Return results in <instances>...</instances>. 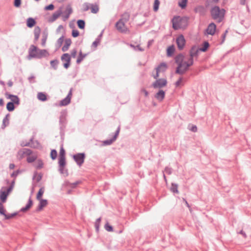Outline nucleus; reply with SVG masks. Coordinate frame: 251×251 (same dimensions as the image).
Segmentation results:
<instances>
[{
  "instance_id": "1",
  "label": "nucleus",
  "mask_w": 251,
  "mask_h": 251,
  "mask_svg": "<svg viewBox=\"0 0 251 251\" xmlns=\"http://www.w3.org/2000/svg\"><path fill=\"white\" fill-rule=\"evenodd\" d=\"M58 160V171L61 174H65L66 176H68V170L65 168L67 164L66 160V151L63 148V144L60 147Z\"/></svg>"
},
{
  "instance_id": "2",
  "label": "nucleus",
  "mask_w": 251,
  "mask_h": 251,
  "mask_svg": "<svg viewBox=\"0 0 251 251\" xmlns=\"http://www.w3.org/2000/svg\"><path fill=\"white\" fill-rule=\"evenodd\" d=\"M67 111L66 110H62L60 112L59 120V134L61 139L64 138L66 128L68 124L67 119Z\"/></svg>"
},
{
  "instance_id": "3",
  "label": "nucleus",
  "mask_w": 251,
  "mask_h": 251,
  "mask_svg": "<svg viewBox=\"0 0 251 251\" xmlns=\"http://www.w3.org/2000/svg\"><path fill=\"white\" fill-rule=\"evenodd\" d=\"M184 58V55L181 53L178 54L175 56V61L177 65L175 70L176 74H178L179 73H181V68L183 67Z\"/></svg>"
},
{
  "instance_id": "4",
  "label": "nucleus",
  "mask_w": 251,
  "mask_h": 251,
  "mask_svg": "<svg viewBox=\"0 0 251 251\" xmlns=\"http://www.w3.org/2000/svg\"><path fill=\"white\" fill-rule=\"evenodd\" d=\"M60 59L63 67L67 70L71 65V56L68 53H64L61 56Z\"/></svg>"
},
{
  "instance_id": "5",
  "label": "nucleus",
  "mask_w": 251,
  "mask_h": 251,
  "mask_svg": "<svg viewBox=\"0 0 251 251\" xmlns=\"http://www.w3.org/2000/svg\"><path fill=\"white\" fill-rule=\"evenodd\" d=\"M72 157L76 164L80 167L84 162L86 154L84 152L77 153L74 154Z\"/></svg>"
},
{
  "instance_id": "6",
  "label": "nucleus",
  "mask_w": 251,
  "mask_h": 251,
  "mask_svg": "<svg viewBox=\"0 0 251 251\" xmlns=\"http://www.w3.org/2000/svg\"><path fill=\"white\" fill-rule=\"evenodd\" d=\"M120 126H119L117 127L116 130L114 132V134L112 136V137L109 139H106L102 141V145L103 146H109L111 145L114 142H115L117 137L119 136L120 131Z\"/></svg>"
},
{
  "instance_id": "7",
  "label": "nucleus",
  "mask_w": 251,
  "mask_h": 251,
  "mask_svg": "<svg viewBox=\"0 0 251 251\" xmlns=\"http://www.w3.org/2000/svg\"><path fill=\"white\" fill-rule=\"evenodd\" d=\"M167 85V80L166 78H158L154 81L152 84L151 86L154 89H161L162 88L166 86Z\"/></svg>"
},
{
  "instance_id": "8",
  "label": "nucleus",
  "mask_w": 251,
  "mask_h": 251,
  "mask_svg": "<svg viewBox=\"0 0 251 251\" xmlns=\"http://www.w3.org/2000/svg\"><path fill=\"white\" fill-rule=\"evenodd\" d=\"M11 192V191L6 187H2L0 190V202L5 203Z\"/></svg>"
},
{
  "instance_id": "9",
  "label": "nucleus",
  "mask_w": 251,
  "mask_h": 251,
  "mask_svg": "<svg viewBox=\"0 0 251 251\" xmlns=\"http://www.w3.org/2000/svg\"><path fill=\"white\" fill-rule=\"evenodd\" d=\"M193 64L194 59L190 57L188 61H184L183 67L181 68V73H179L178 75H183L184 74L189 70V67L192 66Z\"/></svg>"
},
{
  "instance_id": "10",
  "label": "nucleus",
  "mask_w": 251,
  "mask_h": 251,
  "mask_svg": "<svg viewBox=\"0 0 251 251\" xmlns=\"http://www.w3.org/2000/svg\"><path fill=\"white\" fill-rule=\"evenodd\" d=\"M176 44L178 49L181 50L184 49L186 44V40L182 34H180L176 39Z\"/></svg>"
},
{
  "instance_id": "11",
  "label": "nucleus",
  "mask_w": 251,
  "mask_h": 251,
  "mask_svg": "<svg viewBox=\"0 0 251 251\" xmlns=\"http://www.w3.org/2000/svg\"><path fill=\"white\" fill-rule=\"evenodd\" d=\"M211 17L213 19H217V22L220 23V7L215 6L210 11Z\"/></svg>"
},
{
  "instance_id": "12",
  "label": "nucleus",
  "mask_w": 251,
  "mask_h": 251,
  "mask_svg": "<svg viewBox=\"0 0 251 251\" xmlns=\"http://www.w3.org/2000/svg\"><path fill=\"white\" fill-rule=\"evenodd\" d=\"M38 47L34 45H31L28 49V54L27 58L29 60L32 58H36L34 55H37Z\"/></svg>"
},
{
  "instance_id": "13",
  "label": "nucleus",
  "mask_w": 251,
  "mask_h": 251,
  "mask_svg": "<svg viewBox=\"0 0 251 251\" xmlns=\"http://www.w3.org/2000/svg\"><path fill=\"white\" fill-rule=\"evenodd\" d=\"M216 30V25L213 22L209 24L205 29L204 34L205 35H213L215 34Z\"/></svg>"
},
{
  "instance_id": "14",
  "label": "nucleus",
  "mask_w": 251,
  "mask_h": 251,
  "mask_svg": "<svg viewBox=\"0 0 251 251\" xmlns=\"http://www.w3.org/2000/svg\"><path fill=\"white\" fill-rule=\"evenodd\" d=\"M125 26V23L122 22V20H119L115 24V27L116 29L120 31L121 33H126L127 30L126 27H124Z\"/></svg>"
},
{
  "instance_id": "15",
  "label": "nucleus",
  "mask_w": 251,
  "mask_h": 251,
  "mask_svg": "<svg viewBox=\"0 0 251 251\" xmlns=\"http://www.w3.org/2000/svg\"><path fill=\"white\" fill-rule=\"evenodd\" d=\"M50 54L47 50L40 49L38 48L37 55H34L37 59H41L44 57H46L49 56Z\"/></svg>"
},
{
  "instance_id": "16",
  "label": "nucleus",
  "mask_w": 251,
  "mask_h": 251,
  "mask_svg": "<svg viewBox=\"0 0 251 251\" xmlns=\"http://www.w3.org/2000/svg\"><path fill=\"white\" fill-rule=\"evenodd\" d=\"M180 19V17L179 16H176L173 17L172 19V22L173 23V28L174 30H178V29L181 28V26L179 25V19Z\"/></svg>"
},
{
  "instance_id": "17",
  "label": "nucleus",
  "mask_w": 251,
  "mask_h": 251,
  "mask_svg": "<svg viewBox=\"0 0 251 251\" xmlns=\"http://www.w3.org/2000/svg\"><path fill=\"white\" fill-rule=\"evenodd\" d=\"M33 202L31 199V196H30L28 199V200L25 206L21 208V209L20 210V212L25 213L28 211L31 208V207L33 205Z\"/></svg>"
},
{
  "instance_id": "18",
  "label": "nucleus",
  "mask_w": 251,
  "mask_h": 251,
  "mask_svg": "<svg viewBox=\"0 0 251 251\" xmlns=\"http://www.w3.org/2000/svg\"><path fill=\"white\" fill-rule=\"evenodd\" d=\"M62 14L61 8H60L58 10L56 11L51 17H50L48 20V21L50 23L53 22L55 21L60 15Z\"/></svg>"
},
{
  "instance_id": "19",
  "label": "nucleus",
  "mask_w": 251,
  "mask_h": 251,
  "mask_svg": "<svg viewBox=\"0 0 251 251\" xmlns=\"http://www.w3.org/2000/svg\"><path fill=\"white\" fill-rule=\"evenodd\" d=\"M39 201V203L35 210V211L36 212H38L42 210L44 207L46 206L48 204V201L47 200L41 199Z\"/></svg>"
},
{
  "instance_id": "20",
  "label": "nucleus",
  "mask_w": 251,
  "mask_h": 251,
  "mask_svg": "<svg viewBox=\"0 0 251 251\" xmlns=\"http://www.w3.org/2000/svg\"><path fill=\"white\" fill-rule=\"evenodd\" d=\"M154 97L159 101H162L165 97V92L162 89H159L155 94Z\"/></svg>"
},
{
  "instance_id": "21",
  "label": "nucleus",
  "mask_w": 251,
  "mask_h": 251,
  "mask_svg": "<svg viewBox=\"0 0 251 251\" xmlns=\"http://www.w3.org/2000/svg\"><path fill=\"white\" fill-rule=\"evenodd\" d=\"M199 51V48H197L196 46H192L190 50V57L193 59L194 57L198 56Z\"/></svg>"
},
{
  "instance_id": "22",
  "label": "nucleus",
  "mask_w": 251,
  "mask_h": 251,
  "mask_svg": "<svg viewBox=\"0 0 251 251\" xmlns=\"http://www.w3.org/2000/svg\"><path fill=\"white\" fill-rule=\"evenodd\" d=\"M41 33V28L39 26H36L35 27L34 29V43H36V42L38 40L40 34Z\"/></svg>"
},
{
  "instance_id": "23",
  "label": "nucleus",
  "mask_w": 251,
  "mask_h": 251,
  "mask_svg": "<svg viewBox=\"0 0 251 251\" xmlns=\"http://www.w3.org/2000/svg\"><path fill=\"white\" fill-rule=\"evenodd\" d=\"M26 26L29 28H32L36 24V21L35 19L29 17L26 21Z\"/></svg>"
},
{
  "instance_id": "24",
  "label": "nucleus",
  "mask_w": 251,
  "mask_h": 251,
  "mask_svg": "<svg viewBox=\"0 0 251 251\" xmlns=\"http://www.w3.org/2000/svg\"><path fill=\"white\" fill-rule=\"evenodd\" d=\"M176 49L174 45L169 46L166 50V54L168 57H171L174 54Z\"/></svg>"
},
{
  "instance_id": "25",
  "label": "nucleus",
  "mask_w": 251,
  "mask_h": 251,
  "mask_svg": "<svg viewBox=\"0 0 251 251\" xmlns=\"http://www.w3.org/2000/svg\"><path fill=\"white\" fill-rule=\"evenodd\" d=\"M72 44V41L70 38L66 39L65 44L62 48V50L64 52L67 51Z\"/></svg>"
},
{
  "instance_id": "26",
  "label": "nucleus",
  "mask_w": 251,
  "mask_h": 251,
  "mask_svg": "<svg viewBox=\"0 0 251 251\" xmlns=\"http://www.w3.org/2000/svg\"><path fill=\"white\" fill-rule=\"evenodd\" d=\"M188 18L187 17H180L179 19L180 25L181 28H185L188 25Z\"/></svg>"
},
{
  "instance_id": "27",
  "label": "nucleus",
  "mask_w": 251,
  "mask_h": 251,
  "mask_svg": "<svg viewBox=\"0 0 251 251\" xmlns=\"http://www.w3.org/2000/svg\"><path fill=\"white\" fill-rule=\"evenodd\" d=\"M10 116V114L7 113L5 117L3 119L2 124L1 126L2 129H4L7 126H8L9 124V117Z\"/></svg>"
},
{
  "instance_id": "28",
  "label": "nucleus",
  "mask_w": 251,
  "mask_h": 251,
  "mask_svg": "<svg viewBox=\"0 0 251 251\" xmlns=\"http://www.w3.org/2000/svg\"><path fill=\"white\" fill-rule=\"evenodd\" d=\"M29 143V147L34 149H37L40 146V143L38 140H35V143L36 145H34V137L32 136L28 142Z\"/></svg>"
},
{
  "instance_id": "29",
  "label": "nucleus",
  "mask_w": 251,
  "mask_h": 251,
  "mask_svg": "<svg viewBox=\"0 0 251 251\" xmlns=\"http://www.w3.org/2000/svg\"><path fill=\"white\" fill-rule=\"evenodd\" d=\"M38 99L41 101H46L48 100V95L44 92H39L37 94Z\"/></svg>"
},
{
  "instance_id": "30",
  "label": "nucleus",
  "mask_w": 251,
  "mask_h": 251,
  "mask_svg": "<svg viewBox=\"0 0 251 251\" xmlns=\"http://www.w3.org/2000/svg\"><path fill=\"white\" fill-rule=\"evenodd\" d=\"M87 54L88 53L83 54L81 50H80L79 52L76 61V64H80L83 61L84 58L87 55Z\"/></svg>"
},
{
  "instance_id": "31",
  "label": "nucleus",
  "mask_w": 251,
  "mask_h": 251,
  "mask_svg": "<svg viewBox=\"0 0 251 251\" xmlns=\"http://www.w3.org/2000/svg\"><path fill=\"white\" fill-rule=\"evenodd\" d=\"M209 44L208 41H205L202 44V47L199 48L201 51L205 52L209 47Z\"/></svg>"
},
{
  "instance_id": "32",
  "label": "nucleus",
  "mask_w": 251,
  "mask_h": 251,
  "mask_svg": "<svg viewBox=\"0 0 251 251\" xmlns=\"http://www.w3.org/2000/svg\"><path fill=\"white\" fill-rule=\"evenodd\" d=\"M160 72L164 73L166 72L168 68V65L165 62L160 63L157 67H159Z\"/></svg>"
},
{
  "instance_id": "33",
  "label": "nucleus",
  "mask_w": 251,
  "mask_h": 251,
  "mask_svg": "<svg viewBox=\"0 0 251 251\" xmlns=\"http://www.w3.org/2000/svg\"><path fill=\"white\" fill-rule=\"evenodd\" d=\"M59 63V61L57 59H55L50 61V66L54 70H56L57 69Z\"/></svg>"
},
{
  "instance_id": "34",
  "label": "nucleus",
  "mask_w": 251,
  "mask_h": 251,
  "mask_svg": "<svg viewBox=\"0 0 251 251\" xmlns=\"http://www.w3.org/2000/svg\"><path fill=\"white\" fill-rule=\"evenodd\" d=\"M71 100L65 97L60 101L59 105L61 106H66L71 103Z\"/></svg>"
},
{
  "instance_id": "35",
  "label": "nucleus",
  "mask_w": 251,
  "mask_h": 251,
  "mask_svg": "<svg viewBox=\"0 0 251 251\" xmlns=\"http://www.w3.org/2000/svg\"><path fill=\"white\" fill-rule=\"evenodd\" d=\"M170 191L174 194H178V185L175 183H172Z\"/></svg>"
},
{
  "instance_id": "36",
  "label": "nucleus",
  "mask_w": 251,
  "mask_h": 251,
  "mask_svg": "<svg viewBox=\"0 0 251 251\" xmlns=\"http://www.w3.org/2000/svg\"><path fill=\"white\" fill-rule=\"evenodd\" d=\"M44 191L45 188L44 187H42L41 188H40L36 195V199L37 200L43 199L42 197L44 194Z\"/></svg>"
},
{
  "instance_id": "37",
  "label": "nucleus",
  "mask_w": 251,
  "mask_h": 251,
  "mask_svg": "<svg viewBox=\"0 0 251 251\" xmlns=\"http://www.w3.org/2000/svg\"><path fill=\"white\" fill-rule=\"evenodd\" d=\"M15 104L13 103V102H11L10 101L8 102L6 104V109L9 112H12L13 111L16 107L15 106Z\"/></svg>"
},
{
  "instance_id": "38",
  "label": "nucleus",
  "mask_w": 251,
  "mask_h": 251,
  "mask_svg": "<svg viewBox=\"0 0 251 251\" xmlns=\"http://www.w3.org/2000/svg\"><path fill=\"white\" fill-rule=\"evenodd\" d=\"M78 27L81 29H84L85 27V22L84 20L79 19L76 22Z\"/></svg>"
},
{
  "instance_id": "39",
  "label": "nucleus",
  "mask_w": 251,
  "mask_h": 251,
  "mask_svg": "<svg viewBox=\"0 0 251 251\" xmlns=\"http://www.w3.org/2000/svg\"><path fill=\"white\" fill-rule=\"evenodd\" d=\"M129 14L127 12H125L122 15L121 18L120 20H122V22L126 23L129 20Z\"/></svg>"
},
{
  "instance_id": "40",
  "label": "nucleus",
  "mask_w": 251,
  "mask_h": 251,
  "mask_svg": "<svg viewBox=\"0 0 251 251\" xmlns=\"http://www.w3.org/2000/svg\"><path fill=\"white\" fill-rule=\"evenodd\" d=\"M10 102H13V103L16 105H19L20 103V100L18 96L14 95V97L11 99Z\"/></svg>"
},
{
  "instance_id": "41",
  "label": "nucleus",
  "mask_w": 251,
  "mask_h": 251,
  "mask_svg": "<svg viewBox=\"0 0 251 251\" xmlns=\"http://www.w3.org/2000/svg\"><path fill=\"white\" fill-rule=\"evenodd\" d=\"M37 175V176L36 177V180L37 182H39V181H40L41 180V179L42 178L43 174L40 173L39 174H38L37 172L36 171H35L34 173L33 179H34L35 178V177Z\"/></svg>"
},
{
  "instance_id": "42",
  "label": "nucleus",
  "mask_w": 251,
  "mask_h": 251,
  "mask_svg": "<svg viewBox=\"0 0 251 251\" xmlns=\"http://www.w3.org/2000/svg\"><path fill=\"white\" fill-rule=\"evenodd\" d=\"M188 0H181L178 2V6L182 9H185L187 4Z\"/></svg>"
},
{
  "instance_id": "43",
  "label": "nucleus",
  "mask_w": 251,
  "mask_h": 251,
  "mask_svg": "<svg viewBox=\"0 0 251 251\" xmlns=\"http://www.w3.org/2000/svg\"><path fill=\"white\" fill-rule=\"evenodd\" d=\"M90 9L91 12L94 14H96L98 12L99 10V6L97 5H94L93 4H91L90 5Z\"/></svg>"
},
{
  "instance_id": "44",
  "label": "nucleus",
  "mask_w": 251,
  "mask_h": 251,
  "mask_svg": "<svg viewBox=\"0 0 251 251\" xmlns=\"http://www.w3.org/2000/svg\"><path fill=\"white\" fill-rule=\"evenodd\" d=\"M57 156V152L56 150L52 149L50 151V157L52 160H54L56 159Z\"/></svg>"
},
{
  "instance_id": "45",
  "label": "nucleus",
  "mask_w": 251,
  "mask_h": 251,
  "mask_svg": "<svg viewBox=\"0 0 251 251\" xmlns=\"http://www.w3.org/2000/svg\"><path fill=\"white\" fill-rule=\"evenodd\" d=\"M64 35H62L58 39L56 42L57 49H59L62 45L64 41Z\"/></svg>"
},
{
  "instance_id": "46",
  "label": "nucleus",
  "mask_w": 251,
  "mask_h": 251,
  "mask_svg": "<svg viewBox=\"0 0 251 251\" xmlns=\"http://www.w3.org/2000/svg\"><path fill=\"white\" fill-rule=\"evenodd\" d=\"M18 212H15L11 214H6L4 216L5 220H9L11 218H14L15 216H17L18 214Z\"/></svg>"
},
{
  "instance_id": "47",
  "label": "nucleus",
  "mask_w": 251,
  "mask_h": 251,
  "mask_svg": "<svg viewBox=\"0 0 251 251\" xmlns=\"http://www.w3.org/2000/svg\"><path fill=\"white\" fill-rule=\"evenodd\" d=\"M159 5V0H154L153 6V9L154 12H157L158 10Z\"/></svg>"
},
{
  "instance_id": "48",
  "label": "nucleus",
  "mask_w": 251,
  "mask_h": 251,
  "mask_svg": "<svg viewBox=\"0 0 251 251\" xmlns=\"http://www.w3.org/2000/svg\"><path fill=\"white\" fill-rule=\"evenodd\" d=\"M23 171H24L23 170L18 169L16 171H14L12 174H11L10 176L11 177L15 178L19 174L22 173Z\"/></svg>"
},
{
  "instance_id": "49",
  "label": "nucleus",
  "mask_w": 251,
  "mask_h": 251,
  "mask_svg": "<svg viewBox=\"0 0 251 251\" xmlns=\"http://www.w3.org/2000/svg\"><path fill=\"white\" fill-rule=\"evenodd\" d=\"M4 202H0V215L4 216L6 214V209L4 208L3 203Z\"/></svg>"
},
{
  "instance_id": "50",
  "label": "nucleus",
  "mask_w": 251,
  "mask_h": 251,
  "mask_svg": "<svg viewBox=\"0 0 251 251\" xmlns=\"http://www.w3.org/2000/svg\"><path fill=\"white\" fill-rule=\"evenodd\" d=\"M37 159V156L36 155H32V156H29L27 157L26 158V161L28 163H31L34 162Z\"/></svg>"
},
{
  "instance_id": "51",
  "label": "nucleus",
  "mask_w": 251,
  "mask_h": 251,
  "mask_svg": "<svg viewBox=\"0 0 251 251\" xmlns=\"http://www.w3.org/2000/svg\"><path fill=\"white\" fill-rule=\"evenodd\" d=\"M188 129L193 132H196L198 130L197 126L196 125L192 124L188 125Z\"/></svg>"
},
{
  "instance_id": "52",
  "label": "nucleus",
  "mask_w": 251,
  "mask_h": 251,
  "mask_svg": "<svg viewBox=\"0 0 251 251\" xmlns=\"http://www.w3.org/2000/svg\"><path fill=\"white\" fill-rule=\"evenodd\" d=\"M105 229L108 232H112L113 231V226L110 225L108 222H107L104 225Z\"/></svg>"
},
{
  "instance_id": "53",
  "label": "nucleus",
  "mask_w": 251,
  "mask_h": 251,
  "mask_svg": "<svg viewBox=\"0 0 251 251\" xmlns=\"http://www.w3.org/2000/svg\"><path fill=\"white\" fill-rule=\"evenodd\" d=\"M22 150L23 151V153H25L27 156H30L33 153V151L29 149L24 148Z\"/></svg>"
},
{
  "instance_id": "54",
  "label": "nucleus",
  "mask_w": 251,
  "mask_h": 251,
  "mask_svg": "<svg viewBox=\"0 0 251 251\" xmlns=\"http://www.w3.org/2000/svg\"><path fill=\"white\" fill-rule=\"evenodd\" d=\"M37 162H38V164L37 165L35 166V168L37 170L42 169L44 166V163L43 162V161L41 159H39L37 160Z\"/></svg>"
},
{
  "instance_id": "55",
  "label": "nucleus",
  "mask_w": 251,
  "mask_h": 251,
  "mask_svg": "<svg viewBox=\"0 0 251 251\" xmlns=\"http://www.w3.org/2000/svg\"><path fill=\"white\" fill-rule=\"evenodd\" d=\"M90 4L87 2H84L82 5V11L85 12L88 11L90 8Z\"/></svg>"
},
{
  "instance_id": "56",
  "label": "nucleus",
  "mask_w": 251,
  "mask_h": 251,
  "mask_svg": "<svg viewBox=\"0 0 251 251\" xmlns=\"http://www.w3.org/2000/svg\"><path fill=\"white\" fill-rule=\"evenodd\" d=\"M196 12H199L201 14L203 13L204 11V8L202 6H199L195 8Z\"/></svg>"
},
{
  "instance_id": "57",
  "label": "nucleus",
  "mask_w": 251,
  "mask_h": 251,
  "mask_svg": "<svg viewBox=\"0 0 251 251\" xmlns=\"http://www.w3.org/2000/svg\"><path fill=\"white\" fill-rule=\"evenodd\" d=\"M228 29L229 28H227L225 32L222 34V40L221 41V45L225 41L226 37L227 35V33L228 32Z\"/></svg>"
},
{
  "instance_id": "58",
  "label": "nucleus",
  "mask_w": 251,
  "mask_h": 251,
  "mask_svg": "<svg viewBox=\"0 0 251 251\" xmlns=\"http://www.w3.org/2000/svg\"><path fill=\"white\" fill-rule=\"evenodd\" d=\"M130 46L132 47L135 50L143 51L144 50V49L140 47L139 45H137L136 46H134L132 44H130Z\"/></svg>"
},
{
  "instance_id": "59",
  "label": "nucleus",
  "mask_w": 251,
  "mask_h": 251,
  "mask_svg": "<svg viewBox=\"0 0 251 251\" xmlns=\"http://www.w3.org/2000/svg\"><path fill=\"white\" fill-rule=\"evenodd\" d=\"M54 5L52 3H50L48 5H46L44 9L46 11L53 10L54 9Z\"/></svg>"
},
{
  "instance_id": "60",
  "label": "nucleus",
  "mask_w": 251,
  "mask_h": 251,
  "mask_svg": "<svg viewBox=\"0 0 251 251\" xmlns=\"http://www.w3.org/2000/svg\"><path fill=\"white\" fill-rule=\"evenodd\" d=\"M22 0H14L13 5L15 7L19 8L21 6Z\"/></svg>"
},
{
  "instance_id": "61",
  "label": "nucleus",
  "mask_w": 251,
  "mask_h": 251,
  "mask_svg": "<svg viewBox=\"0 0 251 251\" xmlns=\"http://www.w3.org/2000/svg\"><path fill=\"white\" fill-rule=\"evenodd\" d=\"M79 35V32L77 29H73L72 31V36L76 38L78 37Z\"/></svg>"
},
{
  "instance_id": "62",
  "label": "nucleus",
  "mask_w": 251,
  "mask_h": 251,
  "mask_svg": "<svg viewBox=\"0 0 251 251\" xmlns=\"http://www.w3.org/2000/svg\"><path fill=\"white\" fill-rule=\"evenodd\" d=\"M159 67H156L155 68V70H156V74L153 75V77L154 79H155L156 80L158 79V77L159 76V73H160V71H159Z\"/></svg>"
},
{
  "instance_id": "63",
  "label": "nucleus",
  "mask_w": 251,
  "mask_h": 251,
  "mask_svg": "<svg viewBox=\"0 0 251 251\" xmlns=\"http://www.w3.org/2000/svg\"><path fill=\"white\" fill-rule=\"evenodd\" d=\"M47 37H48V35H46V34L43 35V36H42L41 45L43 47L45 46L46 42V41L47 39Z\"/></svg>"
},
{
  "instance_id": "64",
  "label": "nucleus",
  "mask_w": 251,
  "mask_h": 251,
  "mask_svg": "<svg viewBox=\"0 0 251 251\" xmlns=\"http://www.w3.org/2000/svg\"><path fill=\"white\" fill-rule=\"evenodd\" d=\"M35 77L34 75H31V76L28 77V80L30 83H34L36 82V81L35 80Z\"/></svg>"
}]
</instances>
